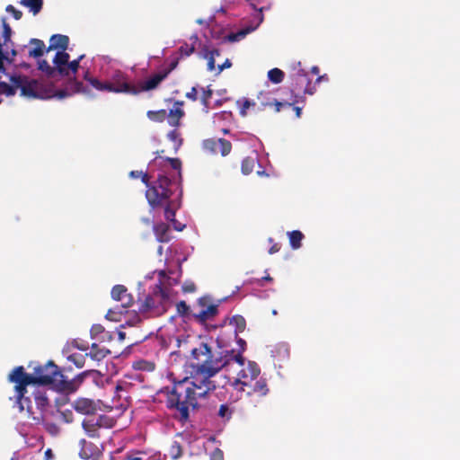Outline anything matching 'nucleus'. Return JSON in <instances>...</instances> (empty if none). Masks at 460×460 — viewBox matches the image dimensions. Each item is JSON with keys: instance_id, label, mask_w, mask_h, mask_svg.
Returning a JSON list of instances; mask_svg holds the SVG:
<instances>
[{"instance_id": "f257e3e1", "label": "nucleus", "mask_w": 460, "mask_h": 460, "mask_svg": "<svg viewBox=\"0 0 460 460\" xmlns=\"http://www.w3.org/2000/svg\"><path fill=\"white\" fill-rule=\"evenodd\" d=\"M187 358L191 368L190 376L174 383L166 398L167 408L177 411L182 421L189 420L190 407H198L199 398L206 397L217 388L213 376L232 362L241 367L244 365L242 352L215 353L208 340L201 338L192 346Z\"/></svg>"}, {"instance_id": "f03ea898", "label": "nucleus", "mask_w": 460, "mask_h": 460, "mask_svg": "<svg viewBox=\"0 0 460 460\" xmlns=\"http://www.w3.org/2000/svg\"><path fill=\"white\" fill-rule=\"evenodd\" d=\"M9 382L14 384L16 404L20 411L26 410L32 414L31 401L26 396L27 386L30 385H51L61 392H74L76 389L75 381L68 380L53 361L33 367V373L25 372L22 366L16 367L8 376Z\"/></svg>"}, {"instance_id": "7ed1b4c3", "label": "nucleus", "mask_w": 460, "mask_h": 460, "mask_svg": "<svg viewBox=\"0 0 460 460\" xmlns=\"http://www.w3.org/2000/svg\"><path fill=\"white\" fill-rule=\"evenodd\" d=\"M173 181L166 175L160 174L155 184L146 190V198L153 208L164 207V217L172 223H176L175 209L172 208L171 197L173 194Z\"/></svg>"}, {"instance_id": "20e7f679", "label": "nucleus", "mask_w": 460, "mask_h": 460, "mask_svg": "<svg viewBox=\"0 0 460 460\" xmlns=\"http://www.w3.org/2000/svg\"><path fill=\"white\" fill-rule=\"evenodd\" d=\"M170 305V296L166 288L155 285L152 293L147 295L138 307L140 314L156 317L164 314Z\"/></svg>"}, {"instance_id": "39448f33", "label": "nucleus", "mask_w": 460, "mask_h": 460, "mask_svg": "<svg viewBox=\"0 0 460 460\" xmlns=\"http://www.w3.org/2000/svg\"><path fill=\"white\" fill-rule=\"evenodd\" d=\"M33 92L35 96H32V98L50 99L57 97L58 99H64L75 93H85L86 91L83 83L73 77L69 78L66 87L60 90H56L53 84L40 83L36 80V87Z\"/></svg>"}, {"instance_id": "423d86ee", "label": "nucleus", "mask_w": 460, "mask_h": 460, "mask_svg": "<svg viewBox=\"0 0 460 460\" xmlns=\"http://www.w3.org/2000/svg\"><path fill=\"white\" fill-rule=\"evenodd\" d=\"M10 81L12 84H8L5 82L0 83V103L3 102L2 96H13L18 89L21 91L22 96L27 98H32V96H35L33 91L36 87V80L30 79L26 75H12L10 77Z\"/></svg>"}, {"instance_id": "0eeeda50", "label": "nucleus", "mask_w": 460, "mask_h": 460, "mask_svg": "<svg viewBox=\"0 0 460 460\" xmlns=\"http://www.w3.org/2000/svg\"><path fill=\"white\" fill-rule=\"evenodd\" d=\"M301 63L297 62L294 65L293 69L295 73L291 75V92L296 97L300 93L314 94L315 92V84L320 83L322 80H328L326 75L317 76L315 82L313 84L308 77V74L302 68H300Z\"/></svg>"}, {"instance_id": "6e6552de", "label": "nucleus", "mask_w": 460, "mask_h": 460, "mask_svg": "<svg viewBox=\"0 0 460 460\" xmlns=\"http://www.w3.org/2000/svg\"><path fill=\"white\" fill-rule=\"evenodd\" d=\"M197 305L199 307V310L193 312L192 317L200 324H205L208 321L213 320L218 314V305L212 304V297L210 296L199 297L197 300Z\"/></svg>"}, {"instance_id": "1a4fd4ad", "label": "nucleus", "mask_w": 460, "mask_h": 460, "mask_svg": "<svg viewBox=\"0 0 460 460\" xmlns=\"http://www.w3.org/2000/svg\"><path fill=\"white\" fill-rule=\"evenodd\" d=\"M261 373L257 363L249 361L246 367H243L237 374V378L233 383V386L239 392L246 391L245 385H250Z\"/></svg>"}, {"instance_id": "9d476101", "label": "nucleus", "mask_w": 460, "mask_h": 460, "mask_svg": "<svg viewBox=\"0 0 460 460\" xmlns=\"http://www.w3.org/2000/svg\"><path fill=\"white\" fill-rule=\"evenodd\" d=\"M111 93L137 95V84L131 83L126 74L116 71L110 79Z\"/></svg>"}, {"instance_id": "9b49d317", "label": "nucleus", "mask_w": 460, "mask_h": 460, "mask_svg": "<svg viewBox=\"0 0 460 460\" xmlns=\"http://www.w3.org/2000/svg\"><path fill=\"white\" fill-rule=\"evenodd\" d=\"M166 73H164L162 70L157 72L156 74L150 76L144 82H140L139 84L137 85V90L139 91V93L142 92H147L154 90L158 87V85L166 78Z\"/></svg>"}, {"instance_id": "f8f14e48", "label": "nucleus", "mask_w": 460, "mask_h": 460, "mask_svg": "<svg viewBox=\"0 0 460 460\" xmlns=\"http://www.w3.org/2000/svg\"><path fill=\"white\" fill-rule=\"evenodd\" d=\"M245 389L246 391L244 392L248 396L255 395L259 399L265 396L269 392L267 383L264 379H255L250 385H245Z\"/></svg>"}, {"instance_id": "ddd939ff", "label": "nucleus", "mask_w": 460, "mask_h": 460, "mask_svg": "<svg viewBox=\"0 0 460 460\" xmlns=\"http://www.w3.org/2000/svg\"><path fill=\"white\" fill-rule=\"evenodd\" d=\"M73 408L78 413L84 415H93L97 411L95 402L93 400L87 398H79L75 400L73 403Z\"/></svg>"}, {"instance_id": "4468645a", "label": "nucleus", "mask_w": 460, "mask_h": 460, "mask_svg": "<svg viewBox=\"0 0 460 460\" xmlns=\"http://www.w3.org/2000/svg\"><path fill=\"white\" fill-rule=\"evenodd\" d=\"M183 102H176L173 109H171L166 117H168V124L172 127L177 128L180 126L181 119L185 115L184 111L181 109Z\"/></svg>"}, {"instance_id": "2eb2a0df", "label": "nucleus", "mask_w": 460, "mask_h": 460, "mask_svg": "<svg viewBox=\"0 0 460 460\" xmlns=\"http://www.w3.org/2000/svg\"><path fill=\"white\" fill-rule=\"evenodd\" d=\"M69 44V38L66 35L54 34L49 40V45L47 52L54 49L66 50Z\"/></svg>"}, {"instance_id": "dca6fc26", "label": "nucleus", "mask_w": 460, "mask_h": 460, "mask_svg": "<svg viewBox=\"0 0 460 460\" xmlns=\"http://www.w3.org/2000/svg\"><path fill=\"white\" fill-rule=\"evenodd\" d=\"M236 411V407L234 402H226L220 404L217 417L224 422L229 421L234 412Z\"/></svg>"}, {"instance_id": "f3484780", "label": "nucleus", "mask_w": 460, "mask_h": 460, "mask_svg": "<svg viewBox=\"0 0 460 460\" xmlns=\"http://www.w3.org/2000/svg\"><path fill=\"white\" fill-rule=\"evenodd\" d=\"M29 44L32 48L29 50V57L33 58H41L47 52V47L43 40L39 39H31Z\"/></svg>"}, {"instance_id": "a211bd4d", "label": "nucleus", "mask_w": 460, "mask_h": 460, "mask_svg": "<svg viewBox=\"0 0 460 460\" xmlns=\"http://www.w3.org/2000/svg\"><path fill=\"white\" fill-rule=\"evenodd\" d=\"M154 232L156 240L160 243H168L171 240L170 226L165 223H157L154 225Z\"/></svg>"}, {"instance_id": "6ab92c4d", "label": "nucleus", "mask_w": 460, "mask_h": 460, "mask_svg": "<svg viewBox=\"0 0 460 460\" xmlns=\"http://www.w3.org/2000/svg\"><path fill=\"white\" fill-rule=\"evenodd\" d=\"M70 56L66 50H59L56 53L53 58V64L56 67L57 72L61 75L65 73V67L69 61Z\"/></svg>"}, {"instance_id": "aec40b11", "label": "nucleus", "mask_w": 460, "mask_h": 460, "mask_svg": "<svg viewBox=\"0 0 460 460\" xmlns=\"http://www.w3.org/2000/svg\"><path fill=\"white\" fill-rule=\"evenodd\" d=\"M82 427L85 433L90 438H96L99 437V429L100 424H98V421H96L95 417H90L88 419H85L82 422Z\"/></svg>"}, {"instance_id": "412c9836", "label": "nucleus", "mask_w": 460, "mask_h": 460, "mask_svg": "<svg viewBox=\"0 0 460 460\" xmlns=\"http://www.w3.org/2000/svg\"><path fill=\"white\" fill-rule=\"evenodd\" d=\"M192 42L191 44H188L187 42H184L179 49L176 56H178L181 59L190 57L191 54L194 53L196 49V43L199 40V38L197 35H192L190 39Z\"/></svg>"}, {"instance_id": "4be33fe9", "label": "nucleus", "mask_w": 460, "mask_h": 460, "mask_svg": "<svg viewBox=\"0 0 460 460\" xmlns=\"http://www.w3.org/2000/svg\"><path fill=\"white\" fill-rule=\"evenodd\" d=\"M110 354L111 351L108 349L100 348L98 344L93 343L90 352L86 353L85 356H89L93 360L101 361Z\"/></svg>"}, {"instance_id": "5701e85b", "label": "nucleus", "mask_w": 460, "mask_h": 460, "mask_svg": "<svg viewBox=\"0 0 460 460\" xmlns=\"http://www.w3.org/2000/svg\"><path fill=\"white\" fill-rule=\"evenodd\" d=\"M33 395L37 408L41 412L46 411L49 404V401L46 394L42 391L38 390L35 393H33Z\"/></svg>"}, {"instance_id": "b1692460", "label": "nucleus", "mask_w": 460, "mask_h": 460, "mask_svg": "<svg viewBox=\"0 0 460 460\" xmlns=\"http://www.w3.org/2000/svg\"><path fill=\"white\" fill-rule=\"evenodd\" d=\"M20 4L27 7L33 15H37L43 7V0H21Z\"/></svg>"}, {"instance_id": "393cba45", "label": "nucleus", "mask_w": 460, "mask_h": 460, "mask_svg": "<svg viewBox=\"0 0 460 460\" xmlns=\"http://www.w3.org/2000/svg\"><path fill=\"white\" fill-rule=\"evenodd\" d=\"M84 58V55H81L78 57V58L68 61L66 66L65 67V73L61 74V76H69L71 74L75 76L77 73L79 66H80V61Z\"/></svg>"}, {"instance_id": "a878e982", "label": "nucleus", "mask_w": 460, "mask_h": 460, "mask_svg": "<svg viewBox=\"0 0 460 460\" xmlns=\"http://www.w3.org/2000/svg\"><path fill=\"white\" fill-rule=\"evenodd\" d=\"M101 334H102V340L105 339L111 340L112 335L109 332H105V329L102 324L96 323L91 327L90 335L92 339H97Z\"/></svg>"}, {"instance_id": "bb28decb", "label": "nucleus", "mask_w": 460, "mask_h": 460, "mask_svg": "<svg viewBox=\"0 0 460 460\" xmlns=\"http://www.w3.org/2000/svg\"><path fill=\"white\" fill-rule=\"evenodd\" d=\"M288 234L289 237V243H290L291 247L294 250L300 248L302 245L301 242L304 238V234H302V232H300L298 230H294V231L288 232Z\"/></svg>"}, {"instance_id": "cd10ccee", "label": "nucleus", "mask_w": 460, "mask_h": 460, "mask_svg": "<svg viewBox=\"0 0 460 460\" xmlns=\"http://www.w3.org/2000/svg\"><path fill=\"white\" fill-rule=\"evenodd\" d=\"M230 324L234 325L236 333L243 332L246 327V321L242 315L236 314L230 319Z\"/></svg>"}, {"instance_id": "c85d7f7f", "label": "nucleus", "mask_w": 460, "mask_h": 460, "mask_svg": "<svg viewBox=\"0 0 460 460\" xmlns=\"http://www.w3.org/2000/svg\"><path fill=\"white\" fill-rule=\"evenodd\" d=\"M146 115L152 121L163 122L167 116V112L165 110L162 109L159 111H148Z\"/></svg>"}, {"instance_id": "c756f323", "label": "nucleus", "mask_w": 460, "mask_h": 460, "mask_svg": "<svg viewBox=\"0 0 460 460\" xmlns=\"http://www.w3.org/2000/svg\"><path fill=\"white\" fill-rule=\"evenodd\" d=\"M284 72L279 68H272L268 72V78L273 84H279L284 79Z\"/></svg>"}, {"instance_id": "7c9ffc66", "label": "nucleus", "mask_w": 460, "mask_h": 460, "mask_svg": "<svg viewBox=\"0 0 460 460\" xmlns=\"http://www.w3.org/2000/svg\"><path fill=\"white\" fill-rule=\"evenodd\" d=\"M38 68L45 73L49 77L54 76L57 72L55 66H51L47 60H39Z\"/></svg>"}, {"instance_id": "2f4dec72", "label": "nucleus", "mask_w": 460, "mask_h": 460, "mask_svg": "<svg viewBox=\"0 0 460 460\" xmlns=\"http://www.w3.org/2000/svg\"><path fill=\"white\" fill-rule=\"evenodd\" d=\"M169 455L172 459L176 460L182 456V447L178 441H173L169 448Z\"/></svg>"}, {"instance_id": "473e14b6", "label": "nucleus", "mask_w": 460, "mask_h": 460, "mask_svg": "<svg viewBox=\"0 0 460 460\" xmlns=\"http://www.w3.org/2000/svg\"><path fill=\"white\" fill-rule=\"evenodd\" d=\"M127 294H128V289L123 285H116L111 289V297L116 301L121 299L122 296H127Z\"/></svg>"}, {"instance_id": "72a5a7b5", "label": "nucleus", "mask_w": 460, "mask_h": 460, "mask_svg": "<svg viewBox=\"0 0 460 460\" xmlns=\"http://www.w3.org/2000/svg\"><path fill=\"white\" fill-rule=\"evenodd\" d=\"M297 101L296 100H294L292 102H279L277 101L276 99L271 102H264L263 101H261V105L263 107H267V106H273L274 107V110L276 112H279L280 111L281 108L284 107V106H291L293 105L294 103H296Z\"/></svg>"}, {"instance_id": "f704fd0d", "label": "nucleus", "mask_w": 460, "mask_h": 460, "mask_svg": "<svg viewBox=\"0 0 460 460\" xmlns=\"http://www.w3.org/2000/svg\"><path fill=\"white\" fill-rule=\"evenodd\" d=\"M254 165H255V160L253 158L245 157L242 161V166H241L242 172L245 175L250 174L252 172Z\"/></svg>"}, {"instance_id": "c9c22d12", "label": "nucleus", "mask_w": 460, "mask_h": 460, "mask_svg": "<svg viewBox=\"0 0 460 460\" xmlns=\"http://www.w3.org/2000/svg\"><path fill=\"white\" fill-rule=\"evenodd\" d=\"M167 137L174 143V149L177 151L181 146L182 145V138L181 137L180 132H178L176 129L171 130L167 134Z\"/></svg>"}, {"instance_id": "e433bc0d", "label": "nucleus", "mask_w": 460, "mask_h": 460, "mask_svg": "<svg viewBox=\"0 0 460 460\" xmlns=\"http://www.w3.org/2000/svg\"><path fill=\"white\" fill-rule=\"evenodd\" d=\"M231 149L232 144L230 141L225 138H219L218 152H220L223 156L227 155L231 152Z\"/></svg>"}, {"instance_id": "4c0bfd02", "label": "nucleus", "mask_w": 460, "mask_h": 460, "mask_svg": "<svg viewBox=\"0 0 460 460\" xmlns=\"http://www.w3.org/2000/svg\"><path fill=\"white\" fill-rule=\"evenodd\" d=\"M135 367L139 370L151 372V371L155 370V364L151 361L140 360V361L136 362Z\"/></svg>"}, {"instance_id": "58836bf2", "label": "nucleus", "mask_w": 460, "mask_h": 460, "mask_svg": "<svg viewBox=\"0 0 460 460\" xmlns=\"http://www.w3.org/2000/svg\"><path fill=\"white\" fill-rule=\"evenodd\" d=\"M85 357V355L73 353L68 357V360L73 362L77 367L81 368L84 365Z\"/></svg>"}, {"instance_id": "ea45409f", "label": "nucleus", "mask_w": 460, "mask_h": 460, "mask_svg": "<svg viewBox=\"0 0 460 460\" xmlns=\"http://www.w3.org/2000/svg\"><path fill=\"white\" fill-rule=\"evenodd\" d=\"M218 146H219V139L218 140L206 139L203 142L204 148L214 153V154L218 152Z\"/></svg>"}, {"instance_id": "a19ab883", "label": "nucleus", "mask_w": 460, "mask_h": 460, "mask_svg": "<svg viewBox=\"0 0 460 460\" xmlns=\"http://www.w3.org/2000/svg\"><path fill=\"white\" fill-rule=\"evenodd\" d=\"M96 421L100 424V428H111L113 420L106 415H99L95 417Z\"/></svg>"}, {"instance_id": "79ce46f5", "label": "nucleus", "mask_w": 460, "mask_h": 460, "mask_svg": "<svg viewBox=\"0 0 460 460\" xmlns=\"http://www.w3.org/2000/svg\"><path fill=\"white\" fill-rule=\"evenodd\" d=\"M201 103L208 110L209 108V100L213 95V91L208 87V89H202Z\"/></svg>"}, {"instance_id": "37998d69", "label": "nucleus", "mask_w": 460, "mask_h": 460, "mask_svg": "<svg viewBox=\"0 0 460 460\" xmlns=\"http://www.w3.org/2000/svg\"><path fill=\"white\" fill-rule=\"evenodd\" d=\"M247 34V31H244V30H241L235 33L232 32L230 34H228L226 36V39L228 40V41L230 42H235V41H239L241 40L242 39H243Z\"/></svg>"}, {"instance_id": "c03bdc74", "label": "nucleus", "mask_w": 460, "mask_h": 460, "mask_svg": "<svg viewBox=\"0 0 460 460\" xmlns=\"http://www.w3.org/2000/svg\"><path fill=\"white\" fill-rule=\"evenodd\" d=\"M180 59L181 58L176 55L174 57H172V60L169 66L166 68L162 69L164 73H166V76H168L170 73L177 67Z\"/></svg>"}, {"instance_id": "a18cd8bd", "label": "nucleus", "mask_w": 460, "mask_h": 460, "mask_svg": "<svg viewBox=\"0 0 460 460\" xmlns=\"http://www.w3.org/2000/svg\"><path fill=\"white\" fill-rule=\"evenodd\" d=\"M3 29L4 44H7L11 40L12 29L4 19H3Z\"/></svg>"}, {"instance_id": "49530a36", "label": "nucleus", "mask_w": 460, "mask_h": 460, "mask_svg": "<svg viewBox=\"0 0 460 460\" xmlns=\"http://www.w3.org/2000/svg\"><path fill=\"white\" fill-rule=\"evenodd\" d=\"M117 309H119V306H117V308L114 309H110L105 315L106 319L115 322L119 321L120 319L118 317V314H122L123 312L122 310Z\"/></svg>"}, {"instance_id": "de8ad7c7", "label": "nucleus", "mask_w": 460, "mask_h": 460, "mask_svg": "<svg viewBox=\"0 0 460 460\" xmlns=\"http://www.w3.org/2000/svg\"><path fill=\"white\" fill-rule=\"evenodd\" d=\"M255 105V102H252L248 99H243V104L240 108V114L241 116L244 117L246 116L247 112V109H249L251 106H254Z\"/></svg>"}, {"instance_id": "09e8293b", "label": "nucleus", "mask_w": 460, "mask_h": 460, "mask_svg": "<svg viewBox=\"0 0 460 460\" xmlns=\"http://www.w3.org/2000/svg\"><path fill=\"white\" fill-rule=\"evenodd\" d=\"M204 52V58L208 60V70L212 72L215 70V58L213 57V54H208L207 51Z\"/></svg>"}, {"instance_id": "8fccbe9b", "label": "nucleus", "mask_w": 460, "mask_h": 460, "mask_svg": "<svg viewBox=\"0 0 460 460\" xmlns=\"http://www.w3.org/2000/svg\"><path fill=\"white\" fill-rule=\"evenodd\" d=\"M177 311L181 315H186L189 314L190 306L186 304L185 301H180L176 305Z\"/></svg>"}, {"instance_id": "3c124183", "label": "nucleus", "mask_w": 460, "mask_h": 460, "mask_svg": "<svg viewBox=\"0 0 460 460\" xmlns=\"http://www.w3.org/2000/svg\"><path fill=\"white\" fill-rule=\"evenodd\" d=\"M5 11L9 13H12L15 20H20L22 16V13L20 10H17L12 4H8L5 8Z\"/></svg>"}, {"instance_id": "603ef678", "label": "nucleus", "mask_w": 460, "mask_h": 460, "mask_svg": "<svg viewBox=\"0 0 460 460\" xmlns=\"http://www.w3.org/2000/svg\"><path fill=\"white\" fill-rule=\"evenodd\" d=\"M60 418L66 423H71L74 420V415L72 411L66 410L64 411H60Z\"/></svg>"}, {"instance_id": "864d4df0", "label": "nucleus", "mask_w": 460, "mask_h": 460, "mask_svg": "<svg viewBox=\"0 0 460 460\" xmlns=\"http://www.w3.org/2000/svg\"><path fill=\"white\" fill-rule=\"evenodd\" d=\"M166 161L170 163L172 169L179 171V174H181V162L179 158L167 157Z\"/></svg>"}, {"instance_id": "5fc2aeb1", "label": "nucleus", "mask_w": 460, "mask_h": 460, "mask_svg": "<svg viewBox=\"0 0 460 460\" xmlns=\"http://www.w3.org/2000/svg\"><path fill=\"white\" fill-rule=\"evenodd\" d=\"M119 301L121 302V308H127L133 304V298L129 293L127 294V296H122Z\"/></svg>"}, {"instance_id": "6e6d98bb", "label": "nucleus", "mask_w": 460, "mask_h": 460, "mask_svg": "<svg viewBox=\"0 0 460 460\" xmlns=\"http://www.w3.org/2000/svg\"><path fill=\"white\" fill-rule=\"evenodd\" d=\"M245 1H246V2H249V3H250V4H251V6H252L254 10L259 11V14H258V16H259V22H262V21H263V14H262V11H263V9H264V8H263V7L257 8V6H256V4H255V3H254V2L260 3V0H245Z\"/></svg>"}, {"instance_id": "4d7b16f0", "label": "nucleus", "mask_w": 460, "mask_h": 460, "mask_svg": "<svg viewBox=\"0 0 460 460\" xmlns=\"http://www.w3.org/2000/svg\"><path fill=\"white\" fill-rule=\"evenodd\" d=\"M84 79L87 80L90 84L96 90H99L101 87L102 81L98 80L97 78L88 77V73L84 75Z\"/></svg>"}, {"instance_id": "13d9d810", "label": "nucleus", "mask_w": 460, "mask_h": 460, "mask_svg": "<svg viewBox=\"0 0 460 460\" xmlns=\"http://www.w3.org/2000/svg\"><path fill=\"white\" fill-rule=\"evenodd\" d=\"M211 460H224L223 451L219 448H216L210 456Z\"/></svg>"}, {"instance_id": "bf43d9fd", "label": "nucleus", "mask_w": 460, "mask_h": 460, "mask_svg": "<svg viewBox=\"0 0 460 460\" xmlns=\"http://www.w3.org/2000/svg\"><path fill=\"white\" fill-rule=\"evenodd\" d=\"M184 293H192L196 290V285L193 282H186L182 286Z\"/></svg>"}, {"instance_id": "052dcab7", "label": "nucleus", "mask_w": 460, "mask_h": 460, "mask_svg": "<svg viewBox=\"0 0 460 460\" xmlns=\"http://www.w3.org/2000/svg\"><path fill=\"white\" fill-rule=\"evenodd\" d=\"M197 94H198V93H197L196 87H192L190 89V91L186 93L185 96H186V98H188V99H190V100H191L193 102H196L198 100V95Z\"/></svg>"}, {"instance_id": "680f3d73", "label": "nucleus", "mask_w": 460, "mask_h": 460, "mask_svg": "<svg viewBox=\"0 0 460 460\" xmlns=\"http://www.w3.org/2000/svg\"><path fill=\"white\" fill-rule=\"evenodd\" d=\"M111 83H110V80L108 81H104V82H102L101 83V87L99 88L98 91H102V92H111Z\"/></svg>"}, {"instance_id": "e2e57ef3", "label": "nucleus", "mask_w": 460, "mask_h": 460, "mask_svg": "<svg viewBox=\"0 0 460 460\" xmlns=\"http://www.w3.org/2000/svg\"><path fill=\"white\" fill-rule=\"evenodd\" d=\"M46 429L48 431H49L52 434H57L58 432V428L54 423H49L46 424Z\"/></svg>"}, {"instance_id": "0e129e2a", "label": "nucleus", "mask_w": 460, "mask_h": 460, "mask_svg": "<svg viewBox=\"0 0 460 460\" xmlns=\"http://www.w3.org/2000/svg\"><path fill=\"white\" fill-rule=\"evenodd\" d=\"M140 178H141L142 182H143V183H144V184H145L148 189H149V188H151V187L155 184V182H154L152 185H150V182H149V176H148V174H147L146 172H143Z\"/></svg>"}, {"instance_id": "69168bd1", "label": "nucleus", "mask_w": 460, "mask_h": 460, "mask_svg": "<svg viewBox=\"0 0 460 460\" xmlns=\"http://www.w3.org/2000/svg\"><path fill=\"white\" fill-rule=\"evenodd\" d=\"M231 66H232L231 61L229 59H226V61L222 65H219L217 66L218 73H221L225 68L231 67Z\"/></svg>"}, {"instance_id": "338daca9", "label": "nucleus", "mask_w": 460, "mask_h": 460, "mask_svg": "<svg viewBox=\"0 0 460 460\" xmlns=\"http://www.w3.org/2000/svg\"><path fill=\"white\" fill-rule=\"evenodd\" d=\"M202 51H207L208 54H213V57H217L220 55V51L217 49H213L212 50H208V47H203Z\"/></svg>"}, {"instance_id": "774afa93", "label": "nucleus", "mask_w": 460, "mask_h": 460, "mask_svg": "<svg viewBox=\"0 0 460 460\" xmlns=\"http://www.w3.org/2000/svg\"><path fill=\"white\" fill-rule=\"evenodd\" d=\"M279 250H280V245H279V243H273V244L270 246V250H269V253H270V254H273V253L278 252Z\"/></svg>"}]
</instances>
